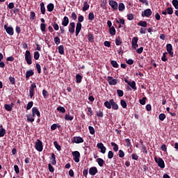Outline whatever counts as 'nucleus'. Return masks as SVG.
I'll return each instance as SVG.
<instances>
[{"mask_svg": "<svg viewBox=\"0 0 178 178\" xmlns=\"http://www.w3.org/2000/svg\"><path fill=\"white\" fill-rule=\"evenodd\" d=\"M35 148L39 152H42L43 149L42 141H41L40 139H38L35 145Z\"/></svg>", "mask_w": 178, "mask_h": 178, "instance_id": "nucleus-4", "label": "nucleus"}, {"mask_svg": "<svg viewBox=\"0 0 178 178\" xmlns=\"http://www.w3.org/2000/svg\"><path fill=\"white\" fill-rule=\"evenodd\" d=\"M146 101H147V97H144L139 100V103L140 104V105H145Z\"/></svg>", "mask_w": 178, "mask_h": 178, "instance_id": "nucleus-44", "label": "nucleus"}, {"mask_svg": "<svg viewBox=\"0 0 178 178\" xmlns=\"http://www.w3.org/2000/svg\"><path fill=\"white\" fill-rule=\"evenodd\" d=\"M54 40L56 45H59V44H60V38H59V37H54Z\"/></svg>", "mask_w": 178, "mask_h": 178, "instance_id": "nucleus-40", "label": "nucleus"}, {"mask_svg": "<svg viewBox=\"0 0 178 178\" xmlns=\"http://www.w3.org/2000/svg\"><path fill=\"white\" fill-rule=\"evenodd\" d=\"M111 107H112V109H113L114 111H118V109H119V105L116 104V102H115V100H113V99L111 103Z\"/></svg>", "mask_w": 178, "mask_h": 178, "instance_id": "nucleus-22", "label": "nucleus"}, {"mask_svg": "<svg viewBox=\"0 0 178 178\" xmlns=\"http://www.w3.org/2000/svg\"><path fill=\"white\" fill-rule=\"evenodd\" d=\"M88 116H92V115H94V113L92 112V108H91V107H88Z\"/></svg>", "mask_w": 178, "mask_h": 178, "instance_id": "nucleus-55", "label": "nucleus"}, {"mask_svg": "<svg viewBox=\"0 0 178 178\" xmlns=\"http://www.w3.org/2000/svg\"><path fill=\"white\" fill-rule=\"evenodd\" d=\"M138 37H134L131 40V45L133 49H137L138 48Z\"/></svg>", "mask_w": 178, "mask_h": 178, "instance_id": "nucleus-5", "label": "nucleus"}, {"mask_svg": "<svg viewBox=\"0 0 178 178\" xmlns=\"http://www.w3.org/2000/svg\"><path fill=\"white\" fill-rule=\"evenodd\" d=\"M168 15H173V8L172 7H168L166 8Z\"/></svg>", "mask_w": 178, "mask_h": 178, "instance_id": "nucleus-49", "label": "nucleus"}, {"mask_svg": "<svg viewBox=\"0 0 178 178\" xmlns=\"http://www.w3.org/2000/svg\"><path fill=\"white\" fill-rule=\"evenodd\" d=\"M64 118H65V120H73V119H74V117L70 116L67 114H66Z\"/></svg>", "mask_w": 178, "mask_h": 178, "instance_id": "nucleus-54", "label": "nucleus"}, {"mask_svg": "<svg viewBox=\"0 0 178 178\" xmlns=\"http://www.w3.org/2000/svg\"><path fill=\"white\" fill-rule=\"evenodd\" d=\"M40 10L42 15H45V4H44V2L40 3Z\"/></svg>", "mask_w": 178, "mask_h": 178, "instance_id": "nucleus-29", "label": "nucleus"}, {"mask_svg": "<svg viewBox=\"0 0 178 178\" xmlns=\"http://www.w3.org/2000/svg\"><path fill=\"white\" fill-rule=\"evenodd\" d=\"M72 143H75L76 144H81V143H84V139L80 136H74L73 138Z\"/></svg>", "mask_w": 178, "mask_h": 178, "instance_id": "nucleus-12", "label": "nucleus"}, {"mask_svg": "<svg viewBox=\"0 0 178 178\" xmlns=\"http://www.w3.org/2000/svg\"><path fill=\"white\" fill-rule=\"evenodd\" d=\"M159 120H161V122H163L164 119H166V115H165V113H161L159 115Z\"/></svg>", "mask_w": 178, "mask_h": 178, "instance_id": "nucleus-38", "label": "nucleus"}, {"mask_svg": "<svg viewBox=\"0 0 178 178\" xmlns=\"http://www.w3.org/2000/svg\"><path fill=\"white\" fill-rule=\"evenodd\" d=\"M76 28V23L70 22L68 31L71 33V34H74V29Z\"/></svg>", "mask_w": 178, "mask_h": 178, "instance_id": "nucleus-15", "label": "nucleus"}, {"mask_svg": "<svg viewBox=\"0 0 178 178\" xmlns=\"http://www.w3.org/2000/svg\"><path fill=\"white\" fill-rule=\"evenodd\" d=\"M8 80L13 86H15L16 84V79L13 76H9Z\"/></svg>", "mask_w": 178, "mask_h": 178, "instance_id": "nucleus-33", "label": "nucleus"}, {"mask_svg": "<svg viewBox=\"0 0 178 178\" xmlns=\"http://www.w3.org/2000/svg\"><path fill=\"white\" fill-rule=\"evenodd\" d=\"M4 29H6L7 34L9 35H13V34H15V31L12 26H8V25L6 24L4 25Z\"/></svg>", "mask_w": 178, "mask_h": 178, "instance_id": "nucleus-9", "label": "nucleus"}, {"mask_svg": "<svg viewBox=\"0 0 178 178\" xmlns=\"http://www.w3.org/2000/svg\"><path fill=\"white\" fill-rule=\"evenodd\" d=\"M97 173H98V169L97 168V167H91L89 169V174L91 176H95Z\"/></svg>", "mask_w": 178, "mask_h": 178, "instance_id": "nucleus-14", "label": "nucleus"}, {"mask_svg": "<svg viewBox=\"0 0 178 178\" xmlns=\"http://www.w3.org/2000/svg\"><path fill=\"white\" fill-rule=\"evenodd\" d=\"M109 33L111 35H115L116 34V29H115V26L109 28Z\"/></svg>", "mask_w": 178, "mask_h": 178, "instance_id": "nucleus-31", "label": "nucleus"}, {"mask_svg": "<svg viewBox=\"0 0 178 178\" xmlns=\"http://www.w3.org/2000/svg\"><path fill=\"white\" fill-rule=\"evenodd\" d=\"M154 161L159 168H161V169L165 168V161L162 158L154 157Z\"/></svg>", "mask_w": 178, "mask_h": 178, "instance_id": "nucleus-2", "label": "nucleus"}, {"mask_svg": "<svg viewBox=\"0 0 178 178\" xmlns=\"http://www.w3.org/2000/svg\"><path fill=\"white\" fill-rule=\"evenodd\" d=\"M47 25L44 23H42L40 24V30L42 31V33H47Z\"/></svg>", "mask_w": 178, "mask_h": 178, "instance_id": "nucleus-32", "label": "nucleus"}, {"mask_svg": "<svg viewBox=\"0 0 178 178\" xmlns=\"http://www.w3.org/2000/svg\"><path fill=\"white\" fill-rule=\"evenodd\" d=\"M78 23H83V22H84V16L79 15L78 17Z\"/></svg>", "mask_w": 178, "mask_h": 178, "instance_id": "nucleus-62", "label": "nucleus"}, {"mask_svg": "<svg viewBox=\"0 0 178 178\" xmlns=\"http://www.w3.org/2000/svg\"><path fill=\"white\" fill-rule=\"evenodd\" d=\"M29 88V91L34 92V88H37V85H35V83H33L31 85Z\"/></svg>", "mask_w": 178, "mask_h": 178, "instance_id": "nucleus-57", "label": "nucleus"}, {"mask_svg": "<svg viewBox=\"0 0 178 178\" xmlns=\"http://www.w3.org/2000/svg\"><path fill=\"white\" fill-rule=\"evenodd\" d=\"M69 24V17L67 16L64 17L62 22V26L64 27H67V26Z\"/></svg>", "mask_w": 178, "mask_h": 178, "instance_id": "nucleus-19", "label": "nucleus"}, {"mask_svg": "<svg viewBox=\"0 0 178 178\" xmlns=\"http://www.w3.org/2000/svg\"><path fill=\"white\" fill-rule=\"evenodd\" d=\"M88 40L90 42H94V40H95L94 35H92V33H89L88 34Z\"/></svg>", "mask_w": 178, "mask_h": 178, "instance_id": "nucleus-28", "label": "nucleus"}, {"mask_svg": "<svg viewBox=\"0 0 178 178\" xmlns=\"http://www.w3.org/2000/svg\"><path fill=\"white\" fill-rule=\"evenodd\" d=\"M57 111H58L59 112H61V113H65V112H66V109H65V108L62 106H58L57 108Z\"/></svg>", "mask_w": 178, "mask_h": 178, "instance_id": "nucleus-60", "label": "nucleus"}, {"mask_svg": "<svg viewBox=\"0 0 178 178\" xmlns=\"http://www.w3.org/2000/svg\"><path fill=\"white\" fill-rule=\"evenodd\" d=\"M96 162H97L99 166H100V168H102V166H104V163H105V161H104V159H101V158H98L96 160Z\"/></svg>", "mask_w": 178, "mask_h": 178, "instance_id": "nucleus-23", "label": "nucleus"}, {"mask_svg": "<svg viewBox=\"0 0 178 178\" xmlns=\"http://www.w3.org/2000/svg\"><path fill=\"white\" fill-rule=\"evenodd\" d=\"M111 63L113 67H116V68L119 67V64H118V62H116V60H111Z\"/></svg>", "mask_w": 178, "mask_h": 178, "instance_id": "nucleus-47", "label": "nucleus"}, {"mask_svg": "<svg viewBox=\"0 0 178 178\" xmlns=\"http://www.w3.org/2000/svg\"><path fill=\"white\" fill-rule=\"evenodd\" d=\"M31 76H34V71H33V70L26 71V79H30Z\"/></svg>", "mask_w": 178, "mask_h": 178, "instance_id": "nucleus-20", "label": "nucleus"}, {"mask_svg": "<svg viewBox=\"0 0 178 178\" xmlns=\"http://www.w3.org/2000/svg\"><path fill=\"white\" fill-rule=\"evenodd\" d=\"M42 95H43L44 98H45V99L48 98V96H49L48 92L46 90H43Z\"/></svg>", "mask_w": 178, "mask_h": 178, "instance_id": "nucleus-63", "label": "nucleus"}, {"mask_svg": "<svg viewBox=\"0 0 178 178\" xmlns=\"http://www.w3.org/2000/svg\"><path fill=\"white\" fill-rule=\"evenodd\" d=\"M51 26H53V28L56 31H58V30H59V25H58V23L54 22V24H51Z\"/></svg>", "mask_w": 178, "mask_h": 178, "instance_id": "nucleus-53", "label": "nucleus"}, {"mask_svg": "<svg viewBox=\"0 0 178 178\" xmlns=\"http://www.w3.org/2000/svg\"><path fill=\"white\" fill-rule=\"evenodd\" d=\"M107 81L110 86H116L118 84V79H113V76H108Z\"/></svg>", "mask_w": 178, "mask_h": 178, "instance_id": "nucleus-8", "label": "nucleus"}, {"mask_svg": "<svg viewBox=\"0 0 178 178\" xmlns=\"http://www.w3.org/2000/svg\"><path fill=\"white\" fill-rule=\"evenodd\" d=\"M33 105H34V102H29L26 106V110L29 111V109H31V108H33Z\"/></svg>", "mask_w": 178, "mask_h": 178, "instance_id": "nucleus-43", "label": "nucleus"}, {"mask_svg": "<svg viewBox=\"0 0 178 178\" xmlns=\"http://www.w3.org/2000/svg\"><path fill=\"white\" fill-rule=\"evenodd\" d=\"M48 168H49V172H51V173H54V172L55 171V168H54V166H52L51 163L48 164Z\"/></svg>", "mask_w": 178, "mask_h": 178, "instance_id": "nucleus-61", "label": "nucleus"}, {"mask_svg": "<svg viewBox=\"0 0 178 178\" xmlns=\"http://www.w3.org/2000/svg\"><path fill=\"white\" fill-rule=\"evenodd\" d=\"M111 147H114L113 148V151H115V152H117V151H119V146L115 142H111Z\"/></svg>", "mask_w": 178, "mask_h": 178, "instance_id": "nucleus-25", "label": "nucleus"}, {"mask_svg": "<svg viewBox=\"0 0 178 178\" xmlns=\"http://www.w3.org/2000/svg\"><path fill=\"white\" fill-rule=\"evenodd\" d=\"M120 104L124 109H126V108H127V103H126V101L122 99L120 101Z\"/></svg>", "mask_w": 178, "mask_h": 178, "instance_id": "nucleus-36", "label": "nucleus"}, {"mask_svg": "<svg viewBox=\"0 0 178 178\" xmlns=\"http://www.w3.org/2000/svg\"><path fill=\"white\" fill-rule=\"evenodd\" d=\"M31 59V53H30V51L26 50L25 53V60L27 65H31V63H33V60Z\"/></svg>", "mask_w": 178, "mask_h": 178, "instance_id": "nucleus-1", "label": "nucleus"}, {"mask_svg": "<svg viewBox=\"0 0 178 178\" xmlns=\"http://www.w3.org/2000/svg\"><path fill=\"white\" fill-rule=\"evenodd\" d=\"M166 55H168V52H164L163 54V56L161 57V60L163 62H166V60H168V58H166Z\"/></svg>", "mask_w": 178, "mask_h": 178, "instance_id": "nucleus-59", "label": "nucleus"}, {"mask_svg": "<svg viewBox=\"0 0 178 178\" xmlns=\"http://www.w3.org/2000/svg\"><path fill=\"white\" fill-rule=\"evenodd\" d=\"M152 15V10H151V9L149 8H147L142 13L141 16L142 17H149Z\"/></svg>", "mask_w": 178, "mask_h": 178, "instance_id": "nucleus-7", "label": "nucleus"}, {"mask_svg": "<svg viewBox=\"0 0 178 178\" xmlns=\"http://www.w3.org/2000/svg\"><path fill=\"white\" fill-rule=\"evenodd\" d=\"M124 9H126V6H124V3H120L118 6V10H120V12H123Z\"/></svg>", "mask_w": 178, "mask_h": 178, "instance_id": "nucleus-30", "label": "nucleus"}, {"mask_svg": "<svg viewBox=\"0 0 178 178\" xmlns=\"http://www.w3.org/2000/svg\"><path fill=\"white\" fill-rule=\"evenodd\" d=\"M35 115H38V118L41 115V113H40V111H38V108L37 107H33L32 108V116L33 118H35Z\"/></svg>", "mask_w": 178, "mask_h": 178, "instance_id": "nucleus-13", "label": "nucleus"}, {"mask_svg": "<svg viewBox=\"0 0 178 178\" xmlns=\"http://www.w3.org/2000/svg\"><path fill=\"white\" fill-rule=\"evenodd\" d=\"M108 4L110 5V6H111L113 10L115 11L118 10V2H116V1L115 0H109L108 1Z\"/></svg>", "mask_w": 178, "mask_h": 178, "instance_id": "nucleus-6", "label": "nucleus"}, {"mask_svg": "<svg viewBox=\"0 0 178 178\" xmlns=\"http://www.w3.org/2000/svg\"><path fill=\"white\" fill-rule=\"evenodd\" d=\"M81 23H76V31H81Z\"/></svg>", "mask_w": 178, "mask_h": 178, "instance_id": "nucleus-51", "label": "nucleus"}, {"mask_svg": "<svg viewBox=\"0 0 178 178\" xmlns=\"http://www.w3.org/2000/svg\"><path fill=\"white\" fill-rule=\"evenodd\" d=\"M35 68L38 71V74H41V65L38 63H36Z\"/></svg>", "mask_w": 178, "mask_h": 178, "instance_id": "nucleus-46", "label": "nucleus"}, {"mask_svg": "<svg viewBox=\"0 0 178 178\" xmlns=\"http://www.w3.org/2000/svg\"><path fill=\"white\" fill-rule=\"evenodd\" d=\"M49 159L51 165H56V156L55 155V153L51 154V156L49 157Z\"/></svg>", "mask_w": 178, "mask_h": 178, "instance_id": "nucleus-16", "label": "nucleus"}, {"mask_svg": "<svg viewBox=\"0 0 178 178\" xmlns=\"http://www.w3.org/2000/svg\"><path fill=\"white\" fill-rule=\"evenodd\" d=\"M113 99H110L109 101H106L104 104V106L107 108V109H112V101Z\"/></svg>", "mask_w": 178, "mask_h": 178, "instance_id": "nucleus-17", "label": "nucleus"}, {"mask_svg": "<svg viewBox=\"0 0 178 178\" xmlns=\"http://www.w3.org/2000/svg\"><path fill=\"white\" fill-rule=\"evenodd\" d=\"M5 134H6V130L1 126V129H0V137H3Z\"/></svg>", "mask_w": 178, "mask_h": 178, "instance_id": "nucleus-35", "label": "nucleus"}, {"mask_svg": "<svg viewBox=\"0 0 178 178\" xmlns=\"http://www.w3.org/2000/svg\"><path fill=\"white\" fill-rule=\"evenodd\" d=\"M88 9H90V5H88L87 1H84L83 7L82 8L83 12H86V10H88Z\"/></svg>", "mask_w": 178, "mask_h": 178, "instance_id": "nucleus-24", "label": "nucleus"}, {"mask_svg": "<svg viewBox=\"0 0 178 178\" xmlns=\"http://www.w3.org/2000/svg\"><path fill=\"white\" fill-rule=\"evenodd\" d=\"M117 94L118 97H123V95H124V92H123V90L120 89L117 90Z\"/></svg>", "mask_w": 178, "mask_h": 178, "instance_id": "nucleus-56", "label": "nucleus"}, {"mask_svg": "<svg viewBox=\"0 0 178 178\" xmlns=\"http://www.w3.org/2000/svg\"><path fill=\"white\" fill-rule=\"evenodd\" d=\"M97 147L99 149H100V152L102 154H105V152H106V147L105 146H104V143H97Z\"/></svg>", "mask_w": 178, "mask_h": 178, "instance_id": "nucleus-11", "label": "nucleus"}, {"mask_svg": "<svg viewBox=\"0 0 178 178\" xmlns=\"http://www.w3.org/2000/svg\"><path fill=\"white\" fill-rule=\"evenodd\" d=\"M121 44H122V39H120V37L117 38L115 39V45L119 46V45H121Z\"/></svg>", "mask_w": 178, "mask_h": 178, "instance_id": "nucleus-48", "label": "nucleus"}, {"mask_svg": "<svg viewBox=\"0 0 178 178\" xmlns=\"http://www.w3.org/2000/svg\"><path fill=\"white\" fill-rule=\"evenodd\" d=\"M128 86H131V89L134 90V91H136L137 90V86H136V81H133L132 82H129Z\"/></svg>", "mask_w": 178, "mask_h": 178, "instance_id": "nucleus-27", "label": "nucleus"}, {"mask_svg": "<svg viewBox=\"0 0 178 178\" xmlns=\"http://www.w3.org/2000/svg\"><path fill=\"white\" fill-rule=\"evenodd\" d=\"M30 19L31 20H35V13H34L33 11L31 12Z\"/></svg>", "mask_w": 178, "mask_h": 178, "instance_id": "nucleus-58", "label": "nucleus"}, {"mask_svg": "<svg viewBox=\"0 0 178 178\" xmlns=\"http://www.w3.org/2000/svg\"><path fill=\"white\" fill-rule=\"evenodd\" d=\"M13 106H15V104L11 103L10 104H5L4 105V108L6 109V111H8V112H10L13 108Z\"/></svg>", "mask_w": 178, "mask_h": 178, "instance_id": "nucleus-18", "label": "nucleus"}, {"mask_svg": "<svg viewBox=\"0 0 178 178\" xmlns=\"http://www.w3.org/2000/svg\"><path fill=\"white\" fill-rule=\"evenodd\" d=\"M108 159H112V158H113V152H112V151L108 152Z\"/></svg>", "mask_w": 178, "mask_h": 178, "instance_id": "nucleus-64", "label": "nucleus"}, {"mask_svg": "<svg viewBox=\"0 0 178 178\" xmlns=\"http://www.w3.org/2000/svg\"><path fill=\"white\" fill-rule=\"evenodd\" d=\"M116 23H118V24L124 25V19L118 18V19H116Z\"/></svg>", "mask_w": 178, "mask_h": 178, "instance_id": "nucleus-41", "label": "nucleus"}, {"mask_svg": "<svg viewBox=\"0 0 178 178\" xmlns=\"http://www.w3.org/2000/svg\"><path fill=\"white\" fill-rule=\"evenodd\" d=\"M58 49L60 55H65V47L63 45L58 46Z\"/></svg>", "mask_w": 178, "mask_h": 178, "instance_id": "nucleus-21", "label": "nucleus"}, {"mask_svg": "<svg viewBox=\"0 0 178 178\" xmlns=\"http://www.w3.org/2000/svg\"><path fill=\"white\" fill-rule=\"evenodd\" d=\"M72 155L73 156V160L76 163H79L80 162V152L79 151H74L72 152Z\"/></svg>", "mask_w": 178, "mask_h": 178, "instance_id": "nucleus-3", "label": "nucleus"}, {"mask_svg": "<svg viewBox=\"0 0 178 178\" xmlns=\"http://www.w3.org/2000/svg\"><path fill=\"white\" fill-rule=\"evenodd\" d=\"M95 18V16L94 15V13H90L88 14V20H94V19Z\"/></svg>", "mask_w": 178, "mask_h": 178, "instance_id": "nucleus-50", "label": "nucleus"}, {"mask_svg": "<svg viewBox=\"0 0 178 178\" xmlns=\"http://www.w3.org/2000/svg\"><path fill=\"white\" fill-rule=\"evenodd\" d=\"M88 130H89V132H90V134H92V135L95 134V129L92 127L89 126L88 127Z\"/></svg>", "mask_w": 178, "mask_h": 178, "instance_id": "nucleus-45", "label": "nucleus"}, {"mask_svg": "<svg viewBox=\"0 0 178 178\" xmlns=\"http://www.w3.org/2000/svg\"><path fill=\"white\" fill-rule=\"evenodd\" d=\"M138 26H140V27H147V22L145 21H140L137 23Z\"/></svg>", "mask_w": 178, "mask_h": 178, "instance_id": "nucleus-34", "label": "nucleus"}, {"mask_svg": "<svg viewBox=\"0 0 178 178\" xmlns=\"http://www.w3.org/2000/svg\"><path fill=\"white\" fill-rule=\"evenodd\" d=\"M76 83H81V80L83 79V76L80 75L79 74L76 75Z\"/></svg>", "mask_w": 178, "mask_h": 178, "instance_id": "nucleus-37", "label": "nucleus"}, {"mask_svg": "<svg viewBox=\"0 0 178 178\" xmlns=\"http://www.w3.org/2000/svg\"><path fill=\"white\" fill-rule=\"evenodd\" d=\"M33 58L35 60H38V59H40V53L38 51H35Z\"/></svg>", "mask_w": 178, "mask_h": 178, "instance_id": "nucleus-39", "label": "nucleus"}, {"mask_svg": "<svg viewBox=\"0 0 178 178\" xmlns=\"http://www.w3.org/2000/svg\"><path fill=\"white\" fill-rule=\"evenodd\" d=\"M166 50L167 52H168L170 56H171V58H173V46H172V44H168L166 45Z\"/></svg>", "mask_w": 178, "mask_h": 178, "instance_id": "nucleus-10", "label": "nucleus"}, {"mask_svg": "<svg viewBox=\"0 0 178 178\" xmlns=\"http://www.w3.org/2000/svg\"><path fill=\"white\" fill-rule=\"evenodd\" d=\"M55 9V6L54 3H50L49 4L47 5V10L48 12H52Z\"/></svg>", "mask_w": 178, "mask_h": 178, "instance_id": "nucleus-26", "label": "nucleus"}, {"mask_svg": "<svg viewBox=\"0 0 178 178\" xmlns=\"http://www.w3.org/2000/svg\"><path fill=\"white\" fill-rule=\"evenodd\" d=\"M54 145L55 148H56L57 151H60V149H61L60 145H59V144H58L57 141L54 142Z\"/></svg>", "mask_w": 178, "mask_h": 178, "instance_id": "nucleus-42", "label": "nucleus"}, {"mask_svg": "<svg viewBox=\"0 0 178 178\" xmlns=\"http://www.w3.org/2000/svg\"><path fill=\"white\" fill-rule=\"evenodd\" d=\"M172 3L175 9H178V0H172Z\"/></svg>", "mask_w": 178, "mask_h": 178, "instance_id": "nucleus-52", "label": "nucleus"}]
</instances>
